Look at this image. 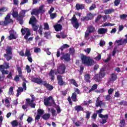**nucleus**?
Wrapping results in <instances>:
<instances>
[{"mask_svg": "<svg viewBox=\"0 0 127 127\" xmlns=\"http://www.w3.org/2000/svg\"><path fill=\"white\" fill-rule=\"evenodd\" d=\"M60 34H61V36L63 39H65V38H66V37H67V35L65 34L64 32H61Z\"/></svg>", "mask_w": 127, "mask_h": 127, "instance_id": "obj_53", "label": "nucleus"}, {"mask_svg": "<svg viewBox=\"0 0 127 127\" xmlns=\"http://www.w3.org/2000/svg\"><path fill=\"white\" fill-rule=\"evenodd\" d=\"M81 61L82 64L87 65V66H92L95 63L94 60L84 55L81 56Z\"/></svg>", "mask_w": 127, "mask_h": 127, "instance_id": "obj_2", "label": "nucleus"}, {"mask_svg": "<svg viewBox=\"0 0 127 127\" xmlns=\"http://www.w3.org/2000/svg\"><path fill=\"white\" fill-rule=\"evenodd\" d=\"M86 115H85V119L86 120H90V118L91 117V114H92V112L87 111L85 112Z\"/></svg>", "mask_w": 127, "mask_h": 127, "instance_id": "obj_34", "label": "nucleus"}, {"mask_svg": "<svg viewBox=\"0 0 127 127\" xmlns=\"http://www.w3.org/2000/svg\"><path fill=\"white\" fill-rule=\"evenodd\" d=\"M38 12L39 13H44L45 12V10H44V5H41L39 6V9H38Z\"/></svg>", "mask_w": 127, "mask_h": 127, "instance_id": "obj_25", "label": "nucleus"}, {"mask_svg": "<svg viewBox=\"0 0 127 127\" xmlns=\"http://www.w3.org/2000/svg\"><path fill=\"white\" fill-rule=\"evenodd\" d=\"M77 10H80V9H84L85 8V6L83 4L77 3L75 6Z\"/></svg>", "mask_w": 127, "mask_h": 127, "instance_id": "obj_23", "label": "nucleus"}, {"mask_svg": "<svg viewBox=\"0 0 127 127\" xmlns=\"http://www.w3.org/2000/svg\"><path fill=\"white\" fill-rule=\"evenodd\" d=\"M103 111H104V109H99V110H97L96 111V113L97 114H99V118H101V119H102V124H103L104 125V124H106V123H107V121L108 120V119H109V115L108 114L104 115L101 114V113H102Z\"/></svg>", "mask_w": 127, "mask_h": 127, "instance_id": "obj_4", "label": "nucleus"}, {"mask_svg": "<svg viewBox=\"0 0 127 127\" xmlns=\"http://www.w3.org/2000/svg\"><path fill=\"white\" fill-rule=\"evenodd\" d=\"M71 98L72 102H77V101H78V99H77V94H76V92H73L72 94Z\"/></svg>", "mask_w": 127, "mask_h": 127, "instance_id": "obj_27", "label": "nucleus"}, {"mask_svg": "<svg viewBox=\"0 0 127 127\" xmlns=\"http://www.w3.org/2000/svg\"><path fill=\"white\" fill-rule=\"evenodd\" d=\"M26 69L28 73H30V72H31V68H30V66H29V65H27L26 66Z\"/></svg>", "mask_w": 127, "mask_h": 127, "instance_id": "obj_59", "label": "nucleus"}, {"mask_svg": "<svg viewBox=\"0 0 127 127\" xmlns=\"http://www.w3.org/2000/svg\"><path fill=\"white\" fill-rule=\"evenodd\" d=\"M11 125L12 127H17L18 126V122H17V120H13L11 122Z\"/></svg>", "mask_w": 127, "mask_h": 127, "instance_id": "obj_35", "label": "nucleus"}, {"mask_svg": "<svg viewBox=\"0 0 127 127\" xmlns=\"http://www.w3.org/2000/svg\"><path fill=\"white\" fill-rule=\"evenodd\" d=\"M13 89H14L13 87L12 86L10 87L8 90V95H9V96L14 95V92H13Z\"/></svg>", "mask_w": 127, "mask_h": 127, "instance_id": "obj_33", "label": "nucleus"}, {"mask_svg": "<svg viewBox=\"0 0 127 127\" xmlns=\"http://www.w3.org/2000/svg\"><path fill=\"white\" fill-rule=\"evenodd\" d=\"M51 35V32H45L44 33V36L46 38H48V36H50Z\"/></svg>", "mask_w": 127, "mask_h": 127, "instance_id": "obj_51", "label": "nucleus"}, {"mask_svg": "<svg viewBox=\"0 0 127 127\" xmlns=\"http://www.w3.org/2000/svg\"><path fill=\"white\" fill-rule=\"evenodd\" d=\"M43 85L48 91H52V90L54 89V87H53V86L51 84L48 83L47 81H44L43 82Z\"/></svg>", "mask_w": 127, "mask_h": 127, "instance_id": "obj_12", "label": "nucleus"}, {"mask_svg": "<svg viewBox=\"0 0 127 127\" xmlns=\"http://www.w3.org/2000/svg\"><path fill=\"white\" fill-rule=\"evenodd\" d=\"M87 31L89 32V33H94L96 31V28L93 25H90L88 27Z\"/></svg>", "mask_w": 127, "mask_h": 127, "instance_id": "obj_18", "label": "nucleus"}, {"mask_svg": "<svg viewBox=\"0 0 127 127\" xmlns=\"http://www.w3.org/2000/svg\"><path fill=\"white\" fill-rule=\"evenodd\" d=\"M107 32L108 29L103 28H99L97 31L98 34H106Z\"/></svg>", "mask_w": 127, "mask_h": 127, "instance_id": "obj_19", "label": "nucleus"}, {"mask_svg": "<svg viewBox=\"0 0 127 127\" xmlns=\"http://www.w3.org/2000/svg\"><path fill=\"white\" fill-rule=\"evenodd\" d=\"M50 99H52V96H49V97L47 98H45L44 100V104L45 106H52V103L50 102Z\"/></svg>", "mask_w": 127, "mask_h": 127, "instance_id": "obj_13", "label": "nucleus"}, {"mask_svg": "<svg viewBox=\"0 0 127 127\" xmlns=\"http://www.w3.org/2000/svg\"><path fill=\"white\" fill-rule=\"evenodd\" d=\"M66 70V65L64 64H61L57 68V72L58 74H63L65 73Z\"/></svg>", "mask_w": 127, "mask_h": 127, "instance_id": "obj_8", "label": "nucleus"}, {"mask_svg": "<svg viewBox=\"0 0 127 127\" xmlns=\"http://www.w3.org/2000/svg\"><path fill=\"white\" fill-rule=\"evenodd\" d=\"M31 56V53H30V51L26 49L25 53V57H30Z\"/></svg>", "mask_w": 127, "mask_h": 127, "instance_id": "obj_37", "label": "nucleus"}, {"mask_svg": "<svg viewBox=\"0 0 127 127\" xmlns=\"http://www.w3.org/2000/svg\"><path fill=\"white\" fill-rule=\"evenodd\" d=\"M54 28L56 31H61L62 30V25L57 24L54 25Z\"/></svg>", "mask_w": 127, "mask_h": 127, "instance_id": "obj_20", "label": "nucleus"}, {"mask_svg": "<svg viewBox=\"0 0 127 127\" xmlns=\"http://www.w3.org/2000/svg\"><path fill=\"white\" fill-rule=\"evenodd\" d=\"M44 29L46 30H49V25H48V23H44Z\"/></svg>", "mask_w": 127, "mask_h": 127, "instance_id": "obj_52", "label": "nucleus"}, {"mask_svg": "<svg viewBox=\"0 0 127 127\" xmlns=\"http://www.w3.org/2000/svg\"><path fill=\"white\" fill-rule=\"evenodd\" d=\"M57 79L58 80V84L59 86H66L67 83L63 80V78L61 75H58L57 76Z\"/></svg>", "mask_w": 127, "mask_h": 127, "instance_id": "obj_9", "label": "nucleus"}, {"mask_svg": "<svg viewBox=\"0 0 127 127\" xmlns=\"http://www.w3.org/2000/svg\"><path fill=\"white\" fill-rule=\"evenodd\" d=\"M19 78H20V76H19V73H18V75H17L15 76L14 77V80L16 82H18V81H19Z\"/></svg>", "mask_w": 127, "mask_h": 127, "instance_id": "obj_60", "label": "nucleus"}, {"mask_svg": "<svg viewBox=\"0 0 127 127\" xmlns=\"http://www.w3.org/2000/svg\"><path fill=\"white\" fill-rule=\"evenodd\" d=\"M50 118V114H45L42 116V118L43 120H48Z\"/></svg>", "mask_w": 127, "mask_h": 127, "instance_id": "obj_39", "label": "nucleus"}, {"mask_svg": "<svg viewBox=\"0 0 127 127\" xmlns=\"http://www.w3.org/2000/svg\"><path fill=\"white\" fill-rule=\"evenodd\" d=\"M6 50V53L4 54V56H7V55H12V48L10 46H7Z\"/></svg>", "mask_w": 127, "mask_h": 127, "instance_id": "obj_15", "label": "nucleus"}, {"mask_svg": "<svg viewBox=\"0 0 127 127\" xmlns=\"http://www.w3.org/2000/svg\"><path fill=\"white\" fill-rule=\"evenodd\" d=\"M120 124V127H125V126H126V120H125V119H123L121 120Z\"/></svg>", "mask_w": 127, "mask_h": 127, "instance_id": "obj_40", "label": "nucleus"}, {"mask_svg": "<svg viewBox=\"0 0 127 127\" xmlns=\"http://www.w3.org/2000/svg\"><path fill=\"white\" fill-rule=\"evenodd\" d=\"M57 16V13H53L50 14L51 19H54V18H55V17H56Z\"/></svg>", "mask_w": 127, "mask_h": 127, "instance_id": "obj_50", "label": "nucleus"}, {"mask_svg": "<svg viewBox=\"0 0 127 127\" xmlns=\"http://www.w3.org/2000/svg\"><path fill=\"white\" fill-rule=\"evenodd\" d=\"M31 14L32 15H36V16L39 15V13L38 12V9H36V8L33 9L32 10V12H31Z\"/></svg>", "mask_w": 127, "mask_h": 127, "instance_id": "obj_30", "label": "nucleus"}, {"mask_svg": "<svg viewBox=\"0 0 127 127\" xmlns=\"http://www.w3.org/2000/svg\"><path fill=\"white\" fill-rule=\"evenodd\" d=\"M75 111L77 112H81L84 111V108L80 105H77L74 107Z\"/></svg>", "mask_w": 127, "mask_h": 127, "instance_id": "obj_26", "label": "nucleus"}, {"mask_svg": "<svg viewBox=\"0 0 127 127\" xmlns=\"http://www.w3.org/2000/svg\"><path fill=\"white\" fill-rule=\"evenodd\" d=\"M36 21V18L34 16H32V17L30 18L29 23V24H34V22Z\"/></svg>", "mask_w": 127, "mask_h": 127, "instance_id": "obj_31", "label": "nucleus"}, {"mask_svg": "<svg viewBox=\"0 0 127 127\" xmlns=\"http://www.w3.org/2000/svg\"><path fill=\"white\" fill-rule=\"evenodd\" d=\"M120 17L121 19H126V18H127V14H123L120 15Z\"/></svg>", "mask_w": 127, "mask_h": 127, "instance_id": "obj_55", "label": "nucleus"}, {"mask_svg": "<svg viewBox=\"0 0 127 127\" xmlns=\"http://www.w3.org/2000/svg\"><path fill=\"white\" fill-rule=\"evenodd\" d=\"M12 15L13 17H14V18L17 17V16L18 15V12H15V11H13L12 12Z\"/></svg>", "mask_w": 127, "mask_h": 127, "instance_id": "obj_63", "label": "nucleus"}, {"mask_svg": "<svg viewBox=\"0 0 127 127\" xmlns=\"http://www.w3.org/2000/svg\"><path fill=\"white\" fill-rule=\"evenodd\" d=\"M29 106L32 108H35V104L33 103V99L31 100L29 98L26 99L25 104L22 105V108L23 110H26Z\"/></svg>", "mask_w": 127, "mask_h": 127, "instance_id": "obj_3", "label": "nucleus"}, {"mask_svg": "<svg viewBox=\"0 0 127 127\" xmlns=\"http://www.w3.org/2000/svg\"><path fill=\"white\" fill-rule=\"evenodd\" d=\"M102 17H103V16L101 15H99L98 16H97V17L95 19V22L96 23H98L99 21L102 18Z\"/></svg>", "mask_w": 127, "mask_h": 127, "instance_id": "obj_49", "label": "nucleus"}, {"mask_svg": "<svg viewBox=\"0 0 127 127\" xmlns=\"http://www.w3.org/2000/svg\"><path fill=\"white\" fill-rule=\"evenodd\" d=\"M74 54H75V49L73 48H69L70 55H74Z\"/></svg>", "mask_w": 127, "mask_h": 127, "instance_id": "obj_47", "label": "nucleus"}, {"mask_svg": "<svg viewBox=\"0 0 127 127\" xmlns=\"http://www.w3.org/2000/svg\"><path fill=\"white\" fill-rule=\"evenodd\" d=\"M91 79V74H86L84 75V81L86 82V83H90V79Z\"/></svg>", "mask_w": 127, "mask_h": 127, "instance_id": "obj_22", "label": "nucleus"}, {"mask_svg": "<svg viewBox=\"0 0 127 127\" xmlns=\"http://www.w3.org/2000/svg\"><path fill=\"white\" fill-rule=\"evenodd\" d=\"M13 22V20H12V19L9 18L6 20H5L3 21V23L4 24H5V25H7V24H8V23H11Z\"/></svg>", "mask_w": 127, "mask_h": 127, "instance_id": "obj_36", "label": "nucleus"}, {"mask_svg": "<svg viewBox=\"0 0 127 127\" xmlns=\"http://www.w3.org/2000/svg\"><path fill=\"white\" fill-rule=\"evenodd\" d=\"M87 17L89 20H92L94 18V15L92 13H89L87 14Z\"/></svg>", "mask_w": 127, "mask_h": 127, "instance_id": "obj_44", "label": "nucleus"}, {"mask_svg": "<svg viewBox=\"0 0 127 127\" xmlns=\"http://www.w3.org/2000/svg\"><path fill=\"white\" fill-rule=\"evenodd\" d=\"M97 116H98V115L97 114V113H94L92 114V115L91 116V119L92 120H96L97 119Z\"/></svg>", "mask_w": 127, "mask_h": 127, "instance_id": "obj_62", "label": "nucleus"}, {"mask_svg": "<svg viewBox=\"0 0 127 127\" xmlns=\"http://www.w3.org/2000/svg\"><path fill=\"white\" fill-rule=\"evenodd\" d=\"M56 110L57 114H60V113H61V108H60V106H59V105L57 106Z\"/></svg>", "mask_w": 127, "mask_h": 127, "instance_id": "obj_61", "label": "nucleus"}, {"mask_svg": "<svg viewBox=\"0 0 127 127\" xmlns=\"http://www.w3.org/2000/svg\"><path fill=\"white\" fill-rule=\"evenodd\" d=\"M32 82H34V83H36V84H38V85H40V84H43V82H44V81L42 80V79L41 78L34 77L32 79Z\"/></svg>", "mask_w": 127, "mask_h": 127, "instance_id": "obj_14", "label": "nucleus"}, {"mask_svg": "<svg viewBox=\"0 0 127 127\" xmlns=\"http://www.w3.org/2000/svg\"><path fill=\"white\" fill-rule=\"evenodd\" d=\"M21 32L22 35H25L24 38L26 40H27V39H28V37L31 35L30 30L27 28H22L21 30Z\"/></svg>", "mask_w": 127, "mask_h": 127, "instance_id": "obj_5", "label": "nucleus"}, {"mask_svg": "<svg viewBox=\"0 0 127 127\" xmlns=\"http://www.w3.org/2000/svg\"><path fill=\"white\" fill-rule=\"evenodd\" d=\"M22 87H18V89L17 90V93H16V97H19V95L23 92V91H26V84L25 82L22 83Z\"/></svg>", "mask_w": 127, "mask_h": 127, "instance_id": "obj_7", "label": "nucleus"}, {"mask_svg": "<svg viewBox=\"0 0 127 127\" xmlns=\"http://www.w3.org/2000/svg\"><path fill=\"white\" fill-rule=\"evenodd\" d=\"M71 55L68 53L64 54L60 58L61 60L64 61V62H69L71 61Z\"/></svg>", "mask_w": 127, "mask_h": 127, "instance_id": "obj_10", "label": "nucleus"}, {"mask_svg": "<svg viewBox=\"0 0 127 127\" xmlns=\"http://www.w3.org/2000/svg\"><path fill=\"white\" fill-rule=\"evenodd\" d=\"M23 17H24L22 15L19 14L17 16V20H20L21 21V20L23 19Z\"/></svg>", "mask_w": 127, "mask_h": 127, "instance_id": "obj_56", "label": "nucleus"}, {"mask_svg": "<svg viewBox=\"0 0 127 127\" xmlns=\"http://www.w3.org/2000/svg\"><path fill=\"white\" fill-rule=\"evenodd\" d=\"M1 65H2L3 67H2V70H4V69H8L9 68V63L5 62L3 63V64H1Z\"/></svg>", "mask_w": 127, "mask_h": 127, "instance_id": "obj_28", "label": "nucleus"}, {"mask_svg": "<svg viewBox=\"0 0 127 127\" xmlns=\"http://www.w3.org/2000/svg\"><path fill=\"white\" fill-rule=\"evenodd\" d=\"M70 20L72 25H73V27H74V28H76V29H78V28H79V26H80V24L78 22V19L76 17V15H73V17Z\"/></svg>", "mask_w": 127, "mask_h": 127, "instance_id": "obj_6", "label": "nucleus"}, {"mask_svg": "<svg viewBox=\"0 0 127 127\" xmlns=\"http://www.w3.org/2000/svg\"><path fill=\"white\" fill-rule=\"evenodd\" d=\"M18 73L19 74V77L20 78H21L22 81H24V83L26 84V83H28L26 79L23 77V75H22V71L21 70V67L20 66H18V65H16Z\"/></svg>", "mask_w": 127, "mask_h": 127, "instance_id": "obj_11", "label": "nucleus"}, {"mask_svg": "<svg viewBox=\"0 0 127 127\" xmlns=\"http://www.w3.org/2000/svg\"><path fill=\"white\" fill-rule=\"evenodd\" d=\"M32 27L33 28V30L34 31H37V30L38 29V26L36 25L35 24H33L32 25Z\"/></svg>", "mask_w": 127, "mask_h": 127, "instance_id": "obj_46", "label": "nucleus"}, {"mask_svg": "<svg viewBox=\"0 0 127 127\" xmlns=\"http://www.w3.org/2000/svg\"><path fill=\"white\" fill-rule=\"evenodd\" d=\"M26 11H27V10H22L20 12V14L21 15H22L24 17V16H25V13H26Z\"/></svg>", "mask_w": 127, "mask_h": 127, "instance_id": "obj_57", "label": "nucleus"}, {"mask_svg": "<svg viewBox=\"0 0 127 127\" xmlns=\"http://www.w3.org/2000/svg\"><path fill=\"white\" fill-rule=\"evenodd\" d=\"M127 38L125 39L124 40L122 39V43L119 44V45H123V44H127Z\"/></svg>", "mask_w": 127, "mask_h": 127, "instance_id": "obj_58", "label": "nucleus"}, {"mask_svg": "<svg viewBox=\"0 0 127 127\" xmlns=\"http://www.w3.org/2000/svg\"><path fill=\"white\" fill-rule=\"evenodd\" d=\"M6 11H7L6 7L3 6L0 8V12H5Z\"/></svg>", "mask_w": 127, "mask_h": 127, "instance_id": "obj_48", "label": "nucleus"}, {"mask_svg": "<svg viewBox=\"0 0 127 127\" xmlns=\"http://www.w3.org/2000/svg\"><path fill=\"white\" fill-rule=\"evenodd\" d=\"M118 79V74L112 73L111 74V78L109 79L110 82H115Z\"/></svg>", "mask_w": 127, "mask_h": 127, "instance_id": "obj_16", "label": "nucleus"}, {"mask_svg": "<svg viewBox=\"0 0 127 127\" xmlns=\"http://www.w3.org/2000/svg\"><path fill=\"white\" fill-rule=\"evenodd\" d=\"M98 89V84H94L92 85L91 89L89 90L88 93H91L92 91H95V90H97Z\"/></svg>", "mask_w": 127, "mask_h": 127, "instance_id": "obj_32", "label": "nucleus"}, {"mask_svg": "<svg viewBox=\"0 0 127 127\" xmlns=\"http://www.w3.org/2000/svg\"><path fill=\"white\" fill-rule=\"evenodd\" d=\"M55 71L54 70L51 69L49 73V76L51 77L50 79L51 81H54L55 79Z\"/></svg>", "mask_w": 127, "mask_h": 127, "instance_id": "obj_17", "label": "nucleus"}, {"mask_svg": "<svg viewBox=\"0 0 127 127\" xmlns=\"http://www.w3.org/2000/svg\"><path fill=\"white\" fill-rule=\"evenodd\" d=\"M106 75L105 68H102L100 69L98 73L96 74L93 77V80L97 83H101L103 80V78Z\"/></svg>", "mask_w": 127, "mask_h": 127, "instance_id": "obj_1", "label": "nucleus"}, {"mask_svg": "<svg viewBox=\"0 0 127 127\" xmlns=\"http://www.w3.org/2000/svg\"><path fill=\"white\" fill-rule=\"evenodd\" d=\"M17 37L14 35V34L12 33H10L9 32V36L8 37V39L9 40H12V39H16Z\"/></svg>", "mask_w": 127, "mask_h": 127, "instance_id": "obj_29", "label": "nucleus"}, {"mask_svg": "<svg viewBox=\"0 0 127 127\" xmlns=\"http://www.w3.org/2000/svg\"><path fill=\"white\" fill-rule=\"evenodd\" d=\"M119 105L120 106H127V102L125 100H122L119 103Z\"/></svg>", "mask_w": 127, "mask_h": 127, "instance_id": "obj_43", "label": "nucleus"}, {"mask_svg": "<svg viewBox=\"0 0 127 127\" xmlns=\"http://www.w3.org/2000/svg\"><path fill=\"white\" fill-rule=\"evenodd\" d=\"M51 111L52 115L53 117H56V116H57V114H56V110H55L54 108H51Z\"/></svg>", "mask_w": 127, "mask_h": 127, "instance_id": "obj_42", "label": "nucleus"}, {"mask_svg": "<svg viewBox=\"0 0 127 127\" xmlns=\"http://www.w3.org/2000/svg\"><path fill=\"white\" fill-rule=\"evenodd\" d=\"M5 104L6 107H10V102L8 98H6L5 100Z\"/></svg>", "mask_w": 127, "mask_h": 127, "instance_id": "obj_45", "label": "nucleus"}, {"mask_svg": "<svg viewBox=\"0 0 127 127\" xmlns=\"http://www.w3.org/2000/svg\"><path fill=\"white\" fill-rule=\"evenodd\" d=\"M113 12H115V9L114 8L107 9L104 10V13L105 14H111Z\"/></svg>", "mask_w": 127, "mask_h": 127, "instance_id": "obj_21", "label": "nucleus"}, {"mask_svg": "<svg viewBox=\"0 0 127 127\" xmlns=\"http://www.w3.org/2000/svg\"><path fill=\"white\" fill-rule=\"evenodd\" d=\"M84 52H85V53H87V54H90V52H91V48H88L87 49H84Z\"/></svg>", "mask_w": 127, "mask_h": 127, "instance_id": "obj_64", "label": "nucleus"}, {"mask_svg": "<svg viewBox=\"0 0 127 127\" xmlns=\"http://www.w3.org/2000/svg\"><path fill=\"white\" fill-rule=\"evenodd\" d=\"M38 115H40V116L43 115L44 113V111L42 110L41 109H39L37 111Z\"/></svg>", "mask_w": 127, "mask_h": 127, "instance_id": "obj_54", "label": "nucleus"}, {"mask_svg": "<svg viewBox=\"0 0 127 127\" xmlns=\"http://www.w3.org/2000/svg\"><path fill=\"white\" fill-rule=\"evenodd\" d=\"M102 105H104V103H103V101H102L96 102V107H97V108L98 107H102Z\"/></svg>", "mask_w": 127, "mask_h": 127, "instance_id": "obj_41", "label": "nucleus"}, {"mask_svg": "<svg viewBox=\"0 0 127 127\" xmlns=\"http://www.w3.org/2000/svg\"><path fill=\"white\" fill-rule=\"evenodd\" d=\"M95 8H97V5L95 3H92L89 9L91 11L92 10H94V9H95Z\"/></svg>", "mask_w": 127, "mask_h": 127, "instance_id": "obj_38", "label": "nucleus"}, {"mask_svg": "<svg viewBox=\"0 0 127 127\" xmlns=\"http://www.w3.org/2000/svg\"><path fill=\"white\" fill-rule=\"evenodd\" d=\"M68 81L72 85H73V86H75V87H79V85H78L77 81H76L75 79L71 78L69 79Z\"/></svg>", "mask_w": 127, "mask_h": 127, "instance_id": "obj_24", "label": "nucleus"}]
</instances>
